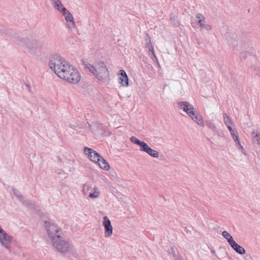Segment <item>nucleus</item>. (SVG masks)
I'll use <instances>...</instances> for the list:
<instances>
[{"label":"nucleus","mask_w":260,"mask_h":260,"mask_svg":"<svg viewBox=\"0 0 260 260\" xmlns=\"http://www.w3.org/2000/svg\"><path fill=\"white\" fill-rule=\"evenodd\" d=\"M184 235L188 238H191L193 236V235L196 234V231L194 229H191V230H189L188 229L185 228L183 232Z\"/></svg>","instance_id":"22"},{"label":"nucleus","mask_w":260,"mask_h":260,"mask_svg":"<svg viewBox=\"0 0 260 260\" xmlns=\"http://www.w3.org/2000/svg\"><path fill=\"white\" fill-rule=\"evenodd\" d=\"M217 134H218V136H221V137H222V135H223V134L222 133V132H217Z\"/></svg>","instance_id":"34"},{"label":"nucleus","mask_w":260,"mask_h":260,"mask_svg":"<svg viewBox=\"0 0 260 260\" xmlns=\"http://www.w3.org/2000/svg\"><path fill=\"white\" fill-rule=\"evenodd\" d=\"M13 237L9 236L3 229H0V241L3 246L6 249L11 251V243Z\"/></svg>","instance_id":"6"},{"label":"nucleus","mask_w":260,"mask_h":260,"mask_svg":"<svg viewBox=\"0 0 260 260\" xmlns=\"http://www.w3.org/2000/svg\"><path fill=\"white\" fill-rule=\"evenodd\" d=\"M17 41L19 45L32 53H35L37 50L41 49L42 47V45L39 40L31 37H18Z\"/></svg>","instance_id":"5"},{"label":"nucleus","mask_w":260,"mask_h":260,"mask_svg":"<svg viewBox=\"0 0 260 260\" xmlns=\"http://www.w3.org/2000/svg\"><path fill=\"white\" fill-rule=\"evenodd\" d=\"M151 53H152V54L153 55V56L154 57V59H153L154 61L158 62L157 58V57H156V55L155 54V52H154V50L151 51Z\"/></svg>","instance_id":"32"},{"label":"nucleus","mask_w":260,"mask_h":260,"mask_svg":"<svg viewBox=\"0 0 260 260\" xmlns=\"http://www.w3.org/2000/svg\"><path fill=\"white\" fill-rule=\"evenodd\" d=\"M92 189V188L90 184L86 183L83 186L82 192L84 195L86 196L88 194H89V192L91 191Z\"/></svg>","instance_id":"23"},{"label":"nucleus","mask_w":260,"mask_h":260,"mask_svg":"<svg viewBox=\"0 0 260 260\" xmlns=\"http://www.w3.org/2000/svg\"><path fill=\"white\" fill-rule=\"evenodd\" d=\"M254 141L256 144L260 147V133H256L255 135L254 136Z\"/></svg>","instance_id":"27"},{"label":"nucleus","mask_w":260,"mask_h":260,"mask_svg":"<svg viewBox=\"0 0 260 260\" xmlns=\"http://www.w3.org/2000/svg\"><path fill=\"white\" fill-rule=\"evenodd\" d=\"M170 20L172 22V23L175 26H178L179 25V23L178 21H175V16L171 17Z\"/></svg>","instance_id":"30"},{"label":"nucleus","mask_w":260,"mask_h":260,"mask_svg":"<svg viewBox=\"0 0 260 260\" xmlns=\"http://www.w3.org/2000/svg\"><path fill=\"white\" fill-rule=\"evenodd\" d=\"M251 134H252V135H255V134H256V133H255V131H254V130H253V131L252 132Z\"/></svg>","instance_id":"35"},{"label":"nucleus","mask_w":260,"mask_h":260,"mask_svg":"<svg viewBox=\"0 0 260 260\" xmlns=\"http://www.w3.org/2000/svg\"><path fill=\"white\" fill-rule=\"evenodd\" d=\"M103 224L104 228H112L110 220L107 216L104 217Z\"/></svg>","instance_id":"25"},{"label":"nucleus","mask_w":260,"mask_h":260,"mask_svg":"<svg viewBox=\"0 0 260 260\" xmlns=\"http://www.w3.org/2000/svg\"><path fill=\"white\" fill-rule=\"evenodd\" d=\"M45 228H49L51 226H55L54 223H51L49 221H46L45 222Z\"/></svg>","instance_id":"31"},{"label":"nucleus","mask_w":260,"mask_h":260,"mask_svg":"<svg viewBox=\"0 0 260 260\" xmlns=\"http://www.w3.org/2000/svg\"><path fill=\"white\" fill-rule=\"evenodd\" d=\"M131 141L134 144H137L140 146V148H142V147L145 144V142L144 141H141L139 139H138L136 137L132 136L130 138Z\"/></svg>","instance_id":"19"},{"label":"nucleus","mask_w":260,"mask_h":260,"mask_svg":"<svg viewBox=\"0 0 260 260\" xmlns=\"http://www.w3.org/2000/svg\"><path fill=\"white\" fill-rule=\"evenodd\" d=\"M105 229V236H110L113 233V229Z\"/></svg>","instance_id":"28"},{"label":"nucleus","mask_w":260,"mask_h":260,"mask_svg":"<svg viewBox=\"0 0 260 260\" xmlns=\"http://www.w3.org/2000/svg\"><path fill=\"white\" fill-rule=\"evenodd\" d=\"M141 151H144L150 155L151 156L157 158L159 156V153L155 150L152 149L149 147L148 144L145 143L144 145L142 147V148H140Z\"/></svg>","instance_id":"10"},{"label":"nucleus","mask_w":260,"mask_h":260,"mask_svg":"<svg viewBox=\"0 0 260 260\" xmlns=\"http://www.w3.org/2000/svg\"><path fill=\"white\" fill-rule=\"evenodd\" d=\"M230 246L238 253L240 254H244L245 253L246 251L245 249L238 244L235 241L230 244Z\"/></svg>","instance_id":"12"},{"label":"nucleus","mask_w":260,"mask_h":260,"mask_svg":"<svg viewBox=\"0 0 260 260\" xmlns=\"http://www.w3.org/2000/svg\"><path fill=\"white\" fill-rule=\"evenodd\" d=\"M119 82L122 86L127 87L128 86V78L126 72L123 70H120L119 74Z\"/></svg>","instance_id":"11"},{"label":"nucleus","mask_w":260,"mask_h":260,"mask_svg":"<svg viewBox=\"0 0 260 260\" xmlns=\"http://www.w3.org/2000/svg\"><path fill=\"white\" fill-rule=\"evenodd\" d=\"M84 69L86 72L90 73L100 82L109 84L110 81V74L108 69L103 61L84 64Z\"/></svg>","instance_id":"2"},{"label":"nucleus","mask_w":260,"mask_h":260,"mask_svg":"<svg viewBox=\"0 0 260 260\" xmlns=\"http://www.w3.org/2000/svg\"><path fill=\"white\" fill-rule=\"evenodd\" d=\"M223 119H224V122L228 127V128L229 129V127H232V125L233 124V122L231 119V118L227 115L226 114L224 113L223 114Z\"/></svg>","instance_id":"17"},{"label":"nucleus","mask_w":260,"mask_h":260,"mask_svg":"<svg viewBox=\"0 0 260 260\" xmlns=\"http://www.w3.org/2000/svg\"><path fill=\"white\" fill-rule=\"evenodd\" d=\"M176 260H182V259H180V258H178V259H177Z\"/></svg>","instance_id":"36"},{"label":"nucleus","mask_w":260,"mask_h":260,"mask_svg":"<svg viewBox=\"0 0 260 260\" xmlns=\"http://www.w3.org/2000/svg\"><path fill=\"white\" fill-rule=\"evenodd\" d=\"M227 42L231 48L233 50L238 51V42L237 36L235 34H228L226 37Z\"/></svg>","instance_id":"7"},{"label":"nucleus","mask_w":260,"mask_h":260,"mask_svg":"<svg viewBox=\"0 0 260 260\" xmlns=\"http://www.w3.org/2000/svg\"><path fill=\"white\" fill-rule=\"evenodd\" d=\"M46 233L53 247L61 253H66L70 249V245L64 240L58 229H46Z\"/></svg>","instance_id":"3"},{"label":"nucleus","mask_w":260,"mask_h":260,"mask_svg":"<svg viewBox=\"0 0 260 260\" xmlns=\"http://www.w3.org/2000/svg\"><path fill=\"white\" fill-rule=\"evenodd\" d=\"M84 152L85 154L87 155L91 161L98 163L100 161V158L101 156L96 152L95 150L85 147L84 149Z\"/></svg>","instance_id":"8"},{"label":"nucleus","mask_w":260,"mask_h":260,"mask_svg":"<svg viewBox=\"0 0 260 260\" xmlns=\"http://www.w3.org/2000/svg\"><path fill=\"white\" fill-rule=\"evenodd\" d=\"M196 18L197 19V23L202 28L207 29V25L205 24V18L201 14H197Z\"/></svg>","instance_id":"13"},{"label":"nucleus","mask_w":260,"mask_h":260,"mask_svg":"<svg viewBox=\"0 0 260 260\" xmlns=\"http://www.w3.org/2000/svg\"><path fill=\"white\" fill-rule=\"evenodd\" d=\"M178 107L179 109L183 110L199 125L201 126L205 125L202 116L195 110L192 105L188 102H180L178 103Z\"/></svg>","instance_id":"4"},{"label":"nucleus","mask_w":260,"mask_h":260,"mask_svg":"<svg viewBox=\"0 0 260 260\" xmlns=\"http://www.w3.org/2000/svg\"><path fill=\"white\" fill-rule=\"evenodd\" d=\"M100 194V191L99 188L97 186H94L89 192V197L91 199H95L99 197Z\"/></svg>","instance_id":"15"},{"label":"nucleus","mask_w":260,"mask_h":260,"mask_svg":"<svg viewBox=\"0 0 260 260\" xmlns=\"http://www.w3.org/2000/svg\"><path fill=\"white\" fill-rule=\"evenodd\" d=\"M251 55V53L247 51H242L240 54V58L241 60L246 59L248 56Z\"/></svg>","instance_id":"24"},{"label":"nucleus","mask_w":260,"mask_h":260,"mask_svg":"<svg viewBox=\"0 0 260 260\" xmlns=\"http://www.w3.org/2000/svg\"><path fill=\"white\" fill-rule=\"evenodd\" d=\"M48 66L59 78L69 83L76 84L80 81V75L76 68L59 55H53Z\"/></svg>","instance_id":"1"},{"label":"nucleus","mask_w":260,"mask_h":260,"mask_svg":"<svg viewBox=\"0 0 260 260\" xmlns=\"http://www.w3.org/2000/svg\"><path fill=\"white\" fill-rule=\"evenodd\" d=\"M145 41L146 42L145 47L150 52L153 51L154 49L151 43V38L148 34H147V38H145Z\"/></svg>","instance_id":"16"},{"label":"nucleus","mask_w":260,"mask_h":260,"mask_svg":"<svg viewBox=\"0 0 260 260\" xmlns=\"http://www.w3.org/2000/svg\"><path fill=\"white\" fill-rule=\"evenodd\" d=\"M65 19L68 23V27L70 28H74L76 26L73 16L67 10L62 13Z\"/></svg>","instance_id":"9"},{"label":"nucleus","mask_w":260,"mask_h":260,"mask_svg":"<svg viewBox=\"0 0 260 260\" xmlns=\"http://www.w3.org/2000/svg\"><path fill=\"white\" fill-rule=\"evenodd\" d=\"M222 236L225 238L229 244H231L234 241L232 236L226 231H223L222 234Z\"/></svg>","instance_id":"21"},{"label":"nucleus","mask_w":260,"mask_h":260,"mask_svg":"<svg viewBox=\"0 0 260 260\" xmlns=\"http://www.w3.org/2000/svg\"><path fill=\"white\" fill-rule=\"evenodd\" d=\"M56 173L58 174H61L62 173L64 174V173L63 170L59 169L56 171Z\"/></svg>","instance_id":"33"},{"label":"nucleus","mask_w":260,"mask_h":260,"mask_svg":"<svg viewBox=\"0 0 260 260\" xmlns=\"http://www.w3.org/2000/svg\"><path fill=\"white\" fill-rule=\"evenodd\" d=\"M54 8L57 9L58 11L63 13L66 11L67 9L63 7L59 0L53 3Z\"/></svg>","instance_id":"18"},{"label":"nucleus","mask_w":260,"mask_h":260,"mask_svg":"<svg viewBox=\"0 0 260 260\" xmlns=\"http://www.w3.org/2000/svg\"><path fill=\"white\" fill-rule=\"evenodd\" d=\"M229 131L231 133L232 137L234 141H238L239 136L236 129L233 128L232 127H229Z\"/></svg>","instance_id":"20"},{"label":"nucleus","mask_w":260,"mask_h":260,"mask_svg":"<svg viewBox=\"0 0 260 260\" xmlns=\"http://www.w3.org/2000/svg\"><path fill=\"white\" fill-rule=\"evenodd\" d=\"M99 167L106 171H108L110 169V167L107 161L103 157H101L100 161L98 162Z\"/></svg>","instance_id":"14"},{"label":"nucleus","mask_w":260,"mask_h":260,"mask_svg":"<svg viewBox=\"0 0 260 260\" xmlns=\"http://www.w3.org/2000/svg\"><path fill=\"white\" fill-rule=\"evenodd\" d=\"M236 143V146L243 153L245 154V150L243 147L241 145L239 139L238 141H234Z\"/></svg>","instance_id":"26"},{"label":"nucleus","mask_w":260,"mask_h":260,"mask_svg":"<svg viewBox=\"0 0 260 260\" xmlns=\"http://www.w3.org/2000/svg\"><path fill=\"white\" fill-rule=\"evenodd\" d=\"M13 192L17 198H18L19 200H21L22 196L17 189H13Z\"/></svg>","instance_id":"29"}]
</instances>
